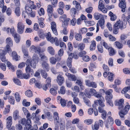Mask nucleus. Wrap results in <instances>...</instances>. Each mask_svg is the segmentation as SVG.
<instances>
[{"label":"nucleus","instance_id":"obj_1","mask_svg":"<svg viewBox=\"0 0 130 130\" xmlns=\"http://www.w3.org/2000/svg\"><path fill=\"white\" fill-rule=\"evenodd\" d=\"M19 123L22 124L24 126V130H28L31 127V122L30 119L28 118L26 121L25 118L22 119L19 121Z\"/></svg>","mask_w":130,"mask_h":130},{"label":"nucleus","instance_id":"obj_2","mask_svg":"<svg viewBox=\"0 0 130 130\" xmlns=\"http://www.w3.org/2000/svg\"><path fill=\"white\" fill-rule=\"evenodd\" d=\"M6 45L5 47V50L6 52H7L8 53L9 52H11V49L10 48L13 45V41L10 37L7 38L6 40Z\"/></svg>","mask_w":130,"mask_h":130},{"label":"nucleus","instance_id":"obj_3","mask_svg":"<svg viewBox=\"0 0 130 130\" xmlns=\"http://www.w3.org/2000/svg\"><path fill=\"white\" fill-rule=\"evenodd\" d=\"M130 108V105H127L125 106L124 109L120 110V111L119 112V115L122 120H124V116L127 113Z\"/></svg>","mask_w":130,"mask_h":130},{"label":"nucleus","instance_id":"obj_4","mask_svg":"<svg viewBox=\"0 0 130 130\" xmlns=\"http://www.w3.org/2000/svg\"><path fill=\"white\" fill-rule=\"evenodd\" d=\"M114 27L117 29H121L125 28L126 26V23H123L120 20L117 21L114 25Z\"/></svg>","mask_w":130,"mask_h":130},{"label":"nucleus","instance_id":"obj_5","mask_svg":"<svg viewBox=\"0 0 130 130\" xmlns=\"http://www.w3.org/2000/svg\"><path fill=\"white\" fill-rule=\"evenodd\" d=\"M25 27L24 24L22 22H19L17 25L18 32L20 34H22L24 32Z\"/></svg>","mask_w":130,"mask_h":130},{"label":"nucleus","instance_id":"obj_6","mask_svg":"<svg viewBox=\"0 0 130 130\" xmlns=\"http://www.w3.org/2000/svg\"><path fill=\"white\" fill-rule=\"evenodd\" d=\"M57 74L58 75L57 76V82L59 85H61L64 81V77L61 76L63 75V73L60 72H58Z\"/></svg>","mask_w":130,"mask_h":130},{"label":"nucleus","instance_id":"obj_7","mask_svg":"<svg viewBox=\"0 0 130 130\" xmlns=\"http://www.w3.org/2000/svg\"><path fill=\"white\" fill-rule=\"evenodd\" d=\"M120 2L119 6L121 8V11L122 12H124L125 10L126 7V3L125 2V0H119Z\"/></svg>","mask_w":130,"mask_h":130},{"label":"nucleus","instance_id":"obj_8","mask_svg":"<svg viewBox=\"0 0 130 130\" xmlns=\"http://www.w3.org/2000/svg\"><path fill=\"white\" fill-rule=\"evenodd\" d=\"M124 100L123 99H120L118 101H116L114 103L115 105L118 106V108L119 110L122 109L123 108Z\"/></svg>","mask_w":130,"mask_h":130},{"label":"nucleus","instance_id":"obj_9","mask_svg":"<svg viewBox=\"0 0 130 130\" xmlns=\"http://www.w3.org/2000/svg\"><path fill=\"white\" fill-rule=\"evenodd\" d=\"M25 9L27 13L31 17H34L35 15V12L32 11L31 8L29 6L25 7Z\"/></svg>","mask_w":130,"mask_h":130},{"label":"nucleus","instance_id":"obj_10","mask_svg":"<svg viewBox=\"0 0 130 130\" xmlns=\"http://www.w3.org/2000/svg\"><path fill=\"white\" fill-rule=\"evenodd\" d=\"M51 27L52 31L53 34L57 36L58 33L56 28V25L55 22H52L51 23Z\"/></svg>","mask_w":130,"mask_h":130},{"label":"nucleus","instance_id":"obj_11","mask_svg":"<svg viewBox=\"0 0 130 130\" xmlns=\"http://www.w3.org/2000/svg\"><path fill=\"white\" fill-rule=\"evenodd\" d=\"M32 67L33 68H35L36 66V64L38 63L39 60V57L38 56L35 55L32 57Z\"/></svg>","mask_w":130,"mask_h":130},{"label":"nucleus","instance_id":"obj_12","mask_svg":"<svg viewBox=\"0 0 130 130\" xmlns=\"http://www.w3.org/2000/svg\"><path fill=\"white\" fill-rule=\"evenodd\" d=\"M29 51L33 53H39L40 52V48L39 47H36L34 45H31L29 49Z\"/></svg>","mask_w":130,"mask_h":130},{"label":"nucleus","instance_id":"obj_13","mask_svg":"<svg viewBox=\"0 0 130 130\" xmlns=\"http://www.w3.org/2000/svg\"><path fill=\"white\" fill-rule=\"evenodd\" d=\"M6 127L9 128L11 127L12 124V118L11 116H9L7 118L6 120Z\"/></svg>","mask_w":130,"mask_h":130},{"label":"nucleus","instance_id":"obj_14","mask_svg":"<svg viewBox=\"0 0 130 130\" xmlns=\"http://www.w3.org/2000/svg\"><path fill=\"white\" fill-rule=\"evenodd\" d=\"M53 118L55 122L56 123H60L63 121L61 119L59 120L58 117V114L57 112H54L53 113Z\"/></svg>","mask_w":130,"mask_h":130},{"label":"nucleus","instance_id":"obj_15","mask_svg":"<svg viewBox=\"0 0 130 130\" xmlns=\"http://www.w3.org/2000/svg\"><path fill=\"white\" fill-rule=\"evenodd\" d=\"M86 84L87 86L89 87L95 88L97 87L96 84L94 82H90L89 80H87L86 81Z\"/></svg>","mask_w":130,"mask_h":130},{"label":"nucleus","instance_id":"obj_16","mask_svg":"<svg viewBox=\"0 0 130 130\" xmlns=\"http://www.w3.org/2000/svg\"><path fill=\"white\" fill-rule=\"evenodd\" d=\"M5 54V52L4 50H0V58L1 61L3 62H5L6 61Z\"/></svg>","mask_w":130,"mask_h":130},{"label":"nucleus","instance_id":"obj_17","mask_svg":"<svg viewBox=\"0 0 130 130\" xmlns=\"http://www.w3.org/2000/svg\"><path fill=\"white\" fill-rule=\"evenodd\" d=\"M99 111L100 112L102 113L101 117L103 119H106V116L107 115V112L106 111L104 110L103 108L99 107Z\"/></svg>","mask_w":130,"mask_h":130},{"label":"nucleus","instance_id":"obj_18","mask_svg":"<svg viewBox=\"0 0 130 130\" xmlns=\"http://www.w3.org/2000/svg\"><path fill=\"white\" fill-rule=\"evenodd\" d=\"M105 101H104L102 100H96L94 102V103L95 104L98 105V104L99 105V107H100L103 108L105 106V105L103 103V102H104Z\"/></svg>","mask_w":130,"mask_h":130},{"label":"nucleus","instance_id":"obj_19","mask_svg":"<svg viewBox=\"0 0 130 130\" xmlns=\"http://www.w3.org/2000/svg\"><path fill=\"white\" fill-rule=\"evenodd\" d=\"M3 30L4 31H6L7 33L12 34V35L14 33V28H10L5 27L3 28Z\"/></svg>","mask_w":130,"mask_h":130},{"label":"nucleus","instance_id":"obj_20","mask_svg":"<svg viewBox=\"0 0 130 130\" xmlns=\"http://www.w3.org/2000/svg\"><path fill=\"white\" fill-rule=\"evenodd\" d=\"M96 92L94 89L92 88L90 89L89 92H86V93L88 96H91L93 95L94 96Z\"/></svg>","mask_w":130,"mask_h":130},{"label":"nucleus","instance_id":"obj_21","mask_svg":"<svg viewBox=\"0 0 130 130\" xmlns=\"http://www.w3.org/2000/svg\"><path fill=\"white\" fill-rule=\"evenodd\" d=\"M12 56L13 59L16 61L19 60L20 57L18 55L17 53L15 51H13L12 52Z\"/></svg>","mask_w":130,"mask_h":130},{"label":"nucleus","instance_id":"obj_22","mask_svg":"<svg viewBox=\"0 0 130 130\" xmlns=\"http://www.w3.org/2000/svg\"><path fill=\"white\" fill-rule=\"evenodd\" d=\"M20 116H19V112L17 110L14 111L13 113V118L14 120L19 118Z\"/></svg>","mask_w":130,"mask_h":130},{"label":"nucleus","instance_id":"obj_23","mask_svg":"<svg viewBox=\"0 0 130 130\" xmlns=\"http://www.w3.org/2000/svg\"><path fill=\"white\" fill-rule=\"evenodd\" d=\"M93 15L95 19L97 20H98L100 19H102L104 18L102 15L98 12L94 13Z\"/></svg>","mask_w":130,"mask_h":130},{"label":"nucleus","instance_id":"obj_24","mask_svg":"<svg viewBox=\"0 0 130 130\" xmlns=\"http://www.w3.org/2000/svg\"><path fill=\"white\" fill-rule=\"evenodd\" d=\"M51 42L52 43H55L56 46H58L59 44V42L58 39L57 37L52 38L51 40Z\"/></svg>","mask_w":130,"mask_h":130},{"label":"nucleus","instance_id":"obj_25","mask_svg":"<svg viewBox=\"0 0 130 130\" xmlns=\"http://www.w3.org/2000/svg\"><path fill=\"white\" fill-rule=\"evenodd\" d=\"M12 35L14 38V40L16 43H18L20 40V35L17 33H14Z\"/></svg>","mask_w":130,"mask_h":130},{"label":"nucleus","instance_id":"obj_26","mask_svg":"<svg viewBox=\"0 0 130 130\" xmlns=\"http://www.w3.org/2000/svg\"><path fill=\"white\" fill-rule=\"evenodd\" d=\"M39 55L40 58L41 60L43 62H46L47 60V57L44 55L43 54H42L40 52L39 53Z\"/></svg>","mask_w":130,"mask_h":130},{"label":"nucleus","instance_id":"obj_27","mask_svg":"<svg viewBox=\"0 0 130 130\" xmlns=\"http://www.w3.org/2000/svg\"><path fill=\"white\" fill-rule=\"evenodd\" d=\"M127 38V36L126 34H122L120 36V39L121 40V42L123 44H125L126 41L125 40Z\"/></svg>","mask_w":130,"mask_h":130},{"label":"nucleus","instance_id":"obj_28","mask_svg":"<svg viewBox=\"0 0 130 130\" xmlns=\"http://www.w3.org/2000/svg\"><path fill=\"white\" fill-rule=\"evenodd\" d=\"M26 73L29 74L30 73L31 75H33L34 73V71L33 69H31L30 66H27L25 69Z\"/></svg>","mask_w":130,"mask_h":130},{"label":"nucleus","instance_id":"obj_29","mask_svg":"<svg viewBox=\"0 0 130 130\" xmlns=\"http://www.w3.org/2000/svg\"><path fill=\"white\" fill-rule=\"evenodd\" d=\"M109 55L110 56H113L115 54L116 52L114 49L111 47L108 49Z\"/></svg>","mask_w":130,"mask_h":130},{"label":"nucleus","instance_id":"obj_30","mask_svg":"<svg viewBox=\"0 0 130 130\" xmlns=\"http://www.w3.org/2000/svg\"><path fill=\"white\" fill-rule=\"evenodd\" d=\"M96 43L95 41L93 40L91 42V44L90 46V50L91 51L94 50L96 47Z\"/></svg>","mask_w":130,"mask_h":130},{"label":"nucleus","instance_id":"obj_31","mask_svg":"<svg viewBox=\"0 0 130 130\" xmlns=\"http://www.w3.org/2000/svg\"><path fill=\"white\" fill-rule=\"evenodd\" d=\"M109 15L110 17V20L112 21H115L117 19L116 15L113 14L111 11H110L109 13Z\"/></svg>","mask_w":130,"mask_h":130},{"label":"nucleus","instance_id":"obj_32","mask_svg":"<svg viewBox=\"0 0 130 130\" xmlns=\"http://www.w3.org/2000/svg\"><path fill=\"white\" fill-rule=\"evenodd\" d=\"M7 64L9 70L12 72L14 71L15 69L14 66L12 65L10 62L8 61L7 62Z\"/></svg>","mask_w":130,"mask_h":130},{"label":"nucleus","instance_id":"obj_33","mask_svg":"<svg viewBox=\"0 0 130 130\" xmlns=\"http://www.w3.org/2000/svg\"><path fill=\"white\" fill-rule=\"evenodd\" d=\"M22 51L24 54V55L26 57H27L28 55V52L27 49L24 46H23L22 47Z\"/></svg>","mask_w":130,"mask_h":130},{"label":"nucleus","instance_id":"obj_34","mask_svg":"<svg viewBox=\"0 0 130 130\" xmlns=\"http://www.w3.org/2000/svg\"><path fill=\"white\" fill-rule=\"evenodd\" d=\"M42 67L44 69H45L48 71L49 69V65L46 62H43L41 65Z\"/></svg>","mask_w":130,"mask_h":130},{"label":"nucleus","instance_id":"obj_35","mask_svg":"<svg viewBox=\"0 0 130 130\" xmlns=\"http://www.w3.org/2000/svg\"><path fill=\"white\" fill-rule=\"evenodd\" d=\"M47 51L51 54L53 55L54 54L55 51L53 47L51 46H50L47 48Z\"/></svg>","mask_w":130,"mask_h":130},{"label":"nucleus","instance_id":"obj_36","mask_svg":"<svg viewBox=\"0 0 130 130\" xmlns=\"http://www.w3.org/2000/svg\"><path fill=\"white\" fill-rule=\"evenodd\" d=\"M76 13V10L74 8H71L70 10V13L72 17H75Z\"/></svg>","mask_w":130,"mask_h":130},{"label":"nucleus","instance_id":"obj_37","mask_svg":"<svg viewBox=\"0 0 130 130\" xmlns=\"http://www.w3.org/2000/svg\"><path fill=\"white\" fill-rule=\"evenodd\" d=\"M99 125L98 122H95L94 125H92V129L93 130H98L99 128Z\"/></svg>","mask_w":130,"mask_h":130},{"label":"nucleus","instance_id":"obj_38","mask_svg":"<svg viewBox=\"0 0 130 130\" xmlns=\"http://www.w3.org/2000/svg\"><path fill=\"white\" fill-rule=\"evenodd\" d=\"M101 44L106 49H108L111 46L108 44L104 40H102L101 42Z\"/></svg>","mask_w":130,"mask_h":130},{"label":"nucleus","instance_id":"obj_39","mask_svg":"<svg viewBox=\"0 0 130 130\" xmlns=\"http://www.w3.org/2000/svg\"><path fill=\"white\" fill-rule=\"evenodd\" d=\"M76 40L78 41H80L82 39V36L79 33H77L75 35Z\"/></svg>","mask_w":130,"mask_h":130},{"label":"nucleus","instance_id":"obj_40","mask_svg":"<svg viewBox=\"0 0 130 130\" xmlns=\"http://www.w3.org/2000/svg\"><path fill=\"white\" fill-rule=\"evenodd\" d=\"M8 102L11 104L14 105L15 100L13 97L11 96L9 97L8 98Z\"/></svg>","mask_w":130,"mask_h":130},{"label":"nucleus","instance_id":"obj_41","mask_svg":"<svg viewBox=\"0 0 130 130\" xmlns=\"http://www.w3.org/2000/svg\"><path fill=\"white\" fill-rule=\"evenodd\" d=\"M14 97L16 101L18 102H19L21 99L20 94L18 92H16L15 94Z\"/></svg>","mask_w":130,"mask_h":130},{"label":"nucleus","instance_id":"obj_42","mask_svg":"<svg viewBox=\"0 0 130 130\" xmlns=\"http://www.w3.org/2000/svg\"><path fill=\"white\" fill-rule=\"evenodd\" d=\"M94 96L95 97L98 98H100V100H102V99H103V100L104 101H105L104 97L102 96L101 94L98 93L97 92H96V93L94 95Z\"/></svg>","mask_w":130,"mask_h":130},{"label":"nucleus","instance_id":"obj_43","mask_svg":"<svg viewBox=\"0 0 130 130\" xmlns=\"http://www.w3.org/2000/svg\"><path fill=\"white\" fill-rule=\"evenodd\" d=\"M45 37L47 40L48 41L51 42V39L53 37H51V35L50 32L45 33Z\"/></svg>","mask_w":130,"mask_h":130},{"label":"nucleus","instance_id":"obj_44","mask_svg":"<svg viewBox=\"0 0 130 130\" xmlns=\"http://www.w3.org/2000/svg\"><path fill=\"white\" fill-rule=\"evenodd\" d=\"M25 94L28 97H30L33 95L32 92L30 90H28L25 92Z\"/></svg>","mask_w":130,"mask_h":130},{"label":"nucleus","instance_id":"obj_45","mask_svg":"<svg viewBox=\"0 0 130 130\" xmlns=\"http://www.w3.org/2000/svg\"><path fill=\"white\" fill-rule=\"evenodd\" d=\"M104 2L103 1L100 0L99 1V5L98 6V8L99 9H101L103 8L104 7Z\"/></svg>","mask_w":130,"mask_h":130},{"label":"nucleus","instance_id":"obj_46","mask_svg":"<svg viewBox=\"0 0 130 130\" xmlns=\"http://www.w3.org/2000/svg\"><path fill=\"white\" fill-rule=\"evenodd\" d=\"M114 44L117 48L121 49L123 45L122 44L119 42H114Z\"/></svg>","mask_w":130,"mask_h":130},{"label":"nucleus","instance_id":"obj_47","mask_svg":"<svg viewBox=\"0 0 130 130\" xmlns=\"http://www.w3.org/2000/svg\"><path fill=\"white\" fill-rule=\"evenodd\" d=\"M108 80L109 81H113V74L111 72H109L108 73Z\"/></svg>","mask_w":130,"mask_h":130},{"label":"nucleus","instance_id":"obj_48","mask_svg":"<svg viewBox=\"0 0 130 130\" xmlns=\"http://www.w3.org/2000/svg\"><path fill=\"white\" fill-rule=\"evenodd\" d=\"M107 122L110 125H111L114 123V121L113 118L110 116H109L107 119Z\"/></svg>","mask_w":130,"mask_h":130},{"label":"nucleus","instance_id":"obj_49","mask_svg":"<svg viewBox=\"0 0 130 130\" xmlns=\"http://www.w3.org/2000/svg\"><path fill=\"white\" fill-rule=\"evenodd\" d=\"M50 61L51 63L52 64H55L57 61L56 59L54 57H52L50 58Z\"/></svg>","mask_w":130,"mask_h":130},{"label":"nucleus","instance_id":"obj_50","mask_svg":"<svg viewBox=\"0 0 130 130\" xmlns=\"http://www.w3.org/2000/svg\"><path fill=\"white\" fill-rule=\"evenodd\" d=\"M15 13L17 17H19L21 14L20 9L19 7L16 8L15 9Z\"/></svg>","mask_w":130,"mask_h":130},{"label":"nucleus","instance_id":"obj_51","mask_svg":"<svg viewBox=\"0 0 130 130\" xmlns=\"http://www.w3.org/2000/svg\"><path fill=\"white\" fill-rule=\"evenodd\" d=\"M130 90V87L129 86H127L123 88L121 91V93L122 94H124L126 93L128 90Z\"/></svg>","mask_w":130,"mask_h":130},{"label":"nucleus","instance_id":"obj_52","mask_svg":"<svg viewBox=\"0 0 130 130\" xmlns=\"http://www.w3.org/2000/svg\"><path fill=\"white\" fill-rule=\"evenodd\" d=\"M93 122V120L92 119H87L85 120L84 121V123L87 125L91 124Z\"/></svg>","mask_w":130,"mask_h":130},{"label":"nucleus","instance_id":"obj_53","mask_svg":"<svg viewBox=\"0 0 130 130\" xmlns=\"http://www.w3.org/2000/svg\"><path fill=\"white\" fill-rule=\"evenodd\" d=\"M66 18V15L65 14H63L60 17L59 19L62 22H65Z\"/></svg>","mask_w":130,"mask_h":130},{"label":"nucleus","instance_id":"obj_54","mask_svg":"<svg viewBox=\"0 0 130 130\" xmlns=\"http://www.w3.org/2000/svg\"><path fill=\"white\" fill-rule=\"evenodd\" d=\"M104 18L101 19L99 20L98 22V23L99 25L100 26H102L104 24Z\"/></svg>","mask_w":130,"mask_h":130},{"label":"nucleus","instance_id":"obj_55","mask_svg":"<svg viewBox=\"0 0 130 130\" xmlns=\"http://www.w3.org/2000/svg\"><path fill=\"white\" fill-rule=\"evenodd\" d=\"M17 74L18 78H21L22 77V72L21 70H18L17 72Z\"/></svg>","mask_w":130,"mask_h":130},{"label":"nucleus","instance_id":"obj_56","mask_svg":"<svg viewBox=\"0 0 130 130\" xmlns=\"http://www.w3.org/2000/svg\"><path fill=\"white\" fill-rule=\"evenodd\" d=\"M47 118L48 119L51 121H53L52 116L51 115V113L50 112H47L46 113Z\"/></svg>","mask_w":130,"mask_h":130},{"label":"nucleus","instance_id":"obj_57","mask_svg":"<svg viewBox=\"0 0 130 130\" xmlns=\"http://www.w3.org/2000/svg\"><path fill=\"white\" fill-rule=\"evenodd\" d=\"M32 63H33L31 59H27L26 61V66H31V67H32Z\"/></svg>","mask_w":130,"mask_h":130},{"label":"nucleus","instance_id":"obj_58","mask_svg":"<svg viewBox=\"0 0 130 130\" xmlns=\"http://www.w3.org/2000/svg\"><path fill=\"white\" fill-rule=\"evenodd\" d=\"M85 44L83 43H80L78 45V49L80 50H83L85 47Z\"/></svg>","mask_w":130,"mask_h":130},{"label":"nucleus","instance_id":"obj_59","mask_svg":"<svg viewBox=\"0 0 130 130\" xmlns=\"http://www.w3.org/2000/svg\"><path fill=\"white\" fill-rule=\"evenodd\" d=\"M65 91L66 90L65 87L62 86L60 88V91H59V93H60L61 94H63L65 93Z\"/></svg>","mask_w":130,"mask_h":130},{"label":"nucleus","instance_id":"obj_60","mask_svg":"<svg viewBox=\"0 0 130 130\" xmlns=\"http://www.w3.org/2000/svg\"><path fill=\"white\" fill-rule=\"evenodd\" d=\"M82 59L84 61L88 62L90 60L89 57L87 55L85 56L82 57Z\"/></svg>","mask_w":130,"mask_h":130},{"label":"nucleus","instance_id":"obj_61","mask_svg":"<svg viewBox=\"0 0 130 130\" xmlns=\"http://www.w3.org/2000/svg\"><path fill=\"white\" fill-rule=\"evenodd\" d=\"M86 54V52L84 51L80 52L78 54L79 56L80 57H83Z\"/></svg>","mask_w":130,"mask_h":130},{"label":"nucleus","instance_id":"obj_62","mask_svg":"<svg viewBox=\"0 0 130 130\" xmlns=\"http://www.w3.org/2000/svg\"><path fill=\"white\" fill-rule=\"evenodd\" d=\"M79 121V120L78 118H76L73 119L72 122L73 124H77Z\"/></svg>","mask_w":130,"mask_h":130},{"label":"nucleus","instance_id":"obj_63","mask_svg":"<svg viewBox=\"0 0 130 130\" xmlns=\"http://www.w3.org/2000/svg\"><path fill=\"white\" fill-rule=\"evenodd\" d=\"M108 37L109 40L110 41H115L116 40V38L111 35L109 36Z\"/></svg>","mask_w":130,"mask_h":130},{"label":"nucleus","instance_id":"obj_64","mask_svg":"<svg viewBox=\"0 0 130 130\" xmlns=\"http://www.w3.org/2000/svg\"><path fill=\"white\" fill-rule=\"evenodd\" d=\"M60 123L61 125L60 126V130H65V124L64 123V122L63 121L61 122V123Z\"/></svg>","mask_w":130,"mask_h":130}]
</instances>
